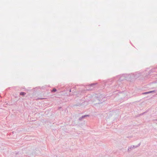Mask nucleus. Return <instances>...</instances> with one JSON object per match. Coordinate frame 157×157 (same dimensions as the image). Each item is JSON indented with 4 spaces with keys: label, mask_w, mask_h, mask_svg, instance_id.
I'll return each mask as SVG.
<instances>
[{
    "label": "nucleus",
    "mask_w": 157,
    "mask_h": 157,
    "mask_svg": "<svg viewBox=\"0 0 157 157\" xmlns=\"http://www.w3.org/2000/svg\"><path fill=\"white\" fill-rule=\"evenodd\" d=\"M56 91V89H55V88H53V89H52V92H55Z\"/></svg>",
    "instance_id": "obj_4"
},
{
    "label": "nucleus",
    "mask_w": 157,
    "mask_h": 157,
    "mask_svg": "<svg viewBox=\"0 0 157 157\" xmlns=\"http://www.w3.org/2000/svg\"><path fill=\"white\" fill-rule=\"evenodd\" d=\"M140 144L141 143H140L139 144L137 145L136 146L135 145H132L131 146L129 147L128 149V152H130L132 149L135 148L139 147L140 145Z\"/></svg>",
    "instance_id": "obj_1"
},
{
    "label": "nucleus",
    "mask_w": 157,
    "mask_h": 157,
    "mask_svg": "<svg viewBox=\"0 0 157 157\" xmlns=\"http://www.w3.org/2000/svg\"><path fill=\"white\" fill-rule=\"evenodd\" d=\"M71 90H70V92H71Z\"/></svg>",
    "instance_id": "obj_6"
},
{
    "label": "nucleus",
    "mask_w": 157,
    "mask_h": 157,
    "mask_svg": "<svg viewBox=\"0 0 157 157\" xmlns=\"http://www.w3.org/2000/svg\"><path fill=\"white\" fill-rule=\"evenodd\" d=\"M146 113V112H144L143 113H141L140 114V115H143L145 113Z\"/></svg>",
    "instance_id": "obj_5"
},
{
    "label": "nucleus",
    "mask_w": 157,
    "mask_h": 157,
    "mask_svg": "<svg viewBox=\"0 0 157 157\" xmlns=\"http://www.w3.org/2000/svg\"><path fill=\"white\" fill-rule=\"evenodd\" d=\"M25 93L23 92H21L20 93V94L22 95H24L25 94Z\"/></svg>",
    "instance_id": "obj_3"
},
{
    "label": "nucleus",
    "mask_w": 157,
    "mask_h": 157,
    "mask_svg": "<svg viewBox=\"0 0 157 157\" xmlns=\"http://www.w3.org/2000/svg\"><path fill=\"white\" fill-rule=\"evenodd\" d=\"M40 99H42V98H41Z\"/></svg>",
    "instance_id": "obj_8"
},
{
    "label": "nucleus",
    "mask_w": 157,
    "mask_h": 157,
    "mask_svg": "<svg viewBox=\"0 0 157 157\" xmlns=\"http://www.w3.org/2000/svg\"><path fill=\"white\" fill-rule=\"evenodd\" d=\"M155 121H157V119L155 120Z\"/></svg>",
    "instance_id": "obj_7"
},
{
    "label": "nucleus",
    "mask_w": 157,
    "mask_h": 157,
    "mask_svg": "<svg viewBox=\"0 0 157 157\" xmlns=\"http://www.w3.org/2000/svg\"><path fill=\"white\" fill-rule=\"evenodd\" d=\"M89 115H85L82 116L81 117L79 118L78 120L79 121H82L83 119L85 118L86 117H89Z\"/></svg>",
    "instance_id": "obj_2"
}]
</instances>
